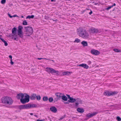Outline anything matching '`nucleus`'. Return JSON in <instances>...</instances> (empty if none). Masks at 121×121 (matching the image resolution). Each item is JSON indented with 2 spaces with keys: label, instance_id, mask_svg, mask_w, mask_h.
Listing matches in <instances>:
<instances>
[{
  "label": "nucleus",
  "instance_id": "nucleus-1",
  "mask_svg": "<svg viewBox=\"0 0 121 121\" xmlns=\"http://www.w3.org/2000/svg\"><path fill=\"white\" fill-rule=\"evenodd\" d=\"M78 35L80 37L83 39H88L89 36V34L87 31L82 27L78 28L76 30Z\"/></svg>",
  "mask_w": 121,
  "mask_h": 121
},
{
  "label": "nucleus",
  "instance_id": "nucleus-2",
  "mask_svg": "<svg viewBox=\"0 0 121 121\" xmlns=\"http://www.w3.org/2000/svg\"><path fill=\"white\" fill-rule=\"evenodd\" d=\"M17 98L18 99H20V102L22 104L28 102L29 101V96L26 93H20L18 94Z\"/></svg>",
  "mask_w": 121,
  "mask_h": 121
},
{
  "label": "nucleus",
  "instance_id": "nucleus-3",
  "mask_svg": "<svg viewBox=\"0 0 121 121\" xmlns=\"http://www.w3.org/2000/svg\"><path fill=\"white\" fill-rule=\"evenodd\" d=\"M2 103L6 105H11L13 102L12 99L10 97L6 96L2 97L1 99Z\"/></svg>",
  "mask_w": 121,
  "mask_h": 121
},
{
  "label": "nucleus",
  "instance_id": "nucleus-4",
  "mask_svg": "<svg viewBox=\"0 0 121 121\" xmlns=\"http://www.w3.org/2000/svg\"><path fill=\"white\" fill-rule=\"evenodd\" d=\"M25 29L24 34L26 36H30L33 33V29L31 27H25Z\"/></svg>",
  "mask_w": 121,
  "mask_h": 121
},
{
  "label": "nucleus",
  "instance_id": "nucleus-5",
  "mask_svg": "<svg viewBox=\"0 0 121 121\" xmlns=\"http://www.w3.org/2000/svg\"><path fill=\"white\" fill-rule=\"evenodd\" d=\"M45 70L49 73L53 74L55 73L56 74L57 76L59 75L60 74L59 71L51 68L47 67L46 68Z\"/></svg>",
  "mask_w": 121,
  "mask_h": 121
},
{
  "label": "nucleus",
  "instance_id": "nucleus-6",
  "mask_svg": "<svg viewBox=\"0 0 121 121\" xmlns=\"http://www.w3.org/2000/svg\"><path fill=\"white\" fill-rule=\"evenodd\" d=\"M22 26H20L18 27L17 31L18 35L21 38H22L23 37V32L22 31Z\"/></svg>",
  "mask_w": 121,
  "mask_h": 121
},
{
  "label": "nucleus",
  "instance_id": "nucleus-7",
  "mask_svg": "<svg viewBox=\"0 0 121 121\" xmlns=\"http://www.w3.org/2000/svg\"><path fill=\"white\" fill-rule=\"evenodd\" d=\"M89 32L90 34H96L99 32V30L97 29L94 28H91L89 30Z\"/></svg>",
  "mask_w": 121,
  "mask_h": 121
},
{
  "label": "nucleus",
  "instance_id": "nucleus-8",
  "mask_svg": "<svg viewBox=\"0 0 121 121\" xmlns=\"http://www.w3.org/2000/svg\"><path fill=\"white\" fill-rule=\"evenodd\" d=\"M25 109H28L31 108L35 107L36 106L34 104H25Z\"/></svg>",
  "mask_w": 121,
  "mask_h": 121
},
{
  "label": "nucleus",
  "instance_id": "nucleus-9",
  "mask_svg": "<svg viewBox=\"0 0 121 121\" xmlns=\"http://www.w3.org/2000/svg\"><path fill=\"white\" fill-rule=\"evenodd\" d=\"M97 113L98 112H95L92 113H89L86 115V116L88 119L95 116Z\"/></svg>",
  "mask_w": 121,
  "mask_h": 121
},
{
  "label": "nucleus",
  "instance_id": "nucleus-10",
  "mask_svg": "<svg viewBox=\"0 0 121 121\" xmlns=\"http://www.w3.org/2000/svg\"><path fill=\"white\" fill-rule=\"evenodd\" d=\"M91 53L93 55L95 56H97L100 54L99 52L97 50L92 49L91 51Z\"/></svg>",
  "mask_w": 121,
  "mask_h": 121
},
{
  "label": "nucleus",
  "instance_id": "nucleus-11",
  "mask_svg": "<svg viewBox=\"0 0 121 121\" xmlns=\"http://www.w3.org/2000/svg\"><path fill=\"white\" fill-rule=\"evenodd\" d=\"M63 94L60 92H57L56 93L55 95L57 97V99H60L61 98Z\"/></svg>",
  "mask_w": 121,
  "mask_h": 121
},
{
  "label": "nucleus",
  "instance_id": "nucleus-12",
  "mask_svg": "<svg viewBox=\"0 0 121 121\" xmlns=\"http://www.w3.org/2000/svg\"><path fill=\"white\" fill-rule=\"evenodd\" d=\"M67 96L68 98L69 99V100H68V101L69 102L71 103H73L76 101V99H75L70 97L69 95H68Z\"/></svg>",
  "mask_w": 121,
  "mask_h": 121
},
{
  "label": "nucleus",
  "instance_id": "nucleus-13",
  "mask_svg": "<svg viewBox=\"0 0 121 121\" xmlns=\"http://www.w3.org/2000/svg\"><path fill=\"white\" fill-rule=\"evenodd\" d=\"M75 101V105L76 106H78L79 104H81L82 103V100L79 99H77Z\"/></svg>",
  "mask_w": 121,
  "mask_h": 121
},
{
  "label": "nucleus",
  "instance_id": "nucleus-14",
  "mask_svg": "<svg viewBox=\"0 0 121 121\" xmlns=\"http://www.w3.org/2000/svg\"><path fill=\"white\" fill-rule=\"evenodd\" d=\"M72 73V72L68 71H65L62 73V75L63 76H68L70 75Z\"/></svg>",
  "mask_w": 121,
  "mask_h": 121
},
{
  "label": "nucleus",
  "instance_id": "nucleus-15",
  "mask_svg": "<svg viewBox=\"0 0 121 121\" xmlns=\"http://www.w3.org/2000/svg\"><path fill=\"white\" fill-rule=\"evenodd\" d=\"M118 92L116 91H109V96H113L117 94Z\"/></svg>",
  "mask_w": 121,
  "mask_h": 121
},
{
  "label": "nucleus",
  "instance_id": "nucleus-16",
  "mask_svg": "<svg viewBox=\"0 0 121 121\" xmlns=\"http://www.w3.org/2000/svg\"><path fill=\"white\" fill-rule=\"evenodd\" d=\"M50 110L54 112H56L57 111V109L54 107H52L50 108Z\"/></svg>",
  "mask_w": 121,
  "mask_h": 121
},
{
  "label": "nucleus",
  "instance_id": "nucleus-17",
  "mask_svg": "<svg viewBox=\"0 0 121 121\" xmlns=\"http://www.w3.org/2000/svg\"><path fill=\"white\" fill-rule=\"evenodd\" d=\"M18 108L20 110H22V109H25V105H19L18 106Z\"/></svg>",
  "mask_w": 121,
  "mask_h": 121
},
{
  "label": "nucleus",
  "instance_id": "nucleus-18",
  "mask_svg": "<svg viewBox=\"0 0 121 121\" xmlns=\"http://www.w3.org/2000/svg\"><path fill=\"white\" fill-rule=\"evenodd\" d=\"M81 42V40L78 38H76L75 40L73 41V43H79Z\"/></svg>",
  "mask_w": 121,
  "mask_h": 121
},
{
  "label": "nucleus",
  "instance_id": "nucleus-19",
  "mask_svg": "<svg viewBox=\"0 0 121 121\" xmlns=\"http://www.w3.org/2000/svg\"><path fill=\"white\" fill-rule=\"evenodd\" d=\"M12 33L14 35H15V34H16L17 32L16 28L15 27L13 28V29H12Z\"/></svg>",
  "mask_w": 121,
  "mask_h": 121
},
{
  "label": "nucleus",
  "instance_id": "nucleus-20",
  "mask_svg": "<svg viewBox=\"0 0 121 121\" xmlns=\"http://www.w3.org/2000/svg\"><path fill=\"white\" fill-rule=\"evenodd\" d=\"M81 43L83 46H87L88 45L87 42L84 41H82Z\"/></svg>",
  "mask_w": 121,
  "mask_h": 121
},
{
  "label": "nucleus",
  "instance_id": "nucleus-21",
  "mask_svg": "<svg viewBox=\"0 0 121 121\" xmlns=\"http://www.w3.org/2000/svg\"><path fill=\"white\" fill-rule=\"evenodd\" d=\"M77 111L78 112L80 113H82L84 111V110L83 109L80 108H77Z\"/></svg>",
  "mask_w": 121,
  "mask_h": 121
},
{
  "label": "nucleus",
  "instance_id": "nucleus-22",
  "mask_svg": "<svg viewBox=\"0 0 121 121\" xmlns=\"http://www.w3.org/2000/svg\"><path fill=\"white\" fill-rule=\"evenodd\" d=\"M36 97V94H33L30 96V98L31 99H35Z\"/></svg>",
  "mask_w": 121,
  "mask_h": 121
},
{
  "label": "nucleus",
  "instance_id": "nucleus-23",
  "mask_svg": "<svg viewBox=\"0 0 121 121\" xmlns=\"http://www.w3.org/2000/svg\"><path fill=\"white\" fill-rule=\"evenodd\" d=\"M61 98L63 100L65 101H67V97L64 94H63Z\"/></svg>",
  "mask_w": 121,
  "mask_h": 121
},
{
  "label": "nucleus",
  "instance_id": "nucleus-24",
  "mask_svg": "<svg viewBox=\"0 0 121 121\" xmlns=\"http://www.w3.org/2000/svg\"><path fill=\"white\" fill-rule=\"evenodd\" d=\"M109 91H105L104 92V94L105 95L109 96Z\"/></svg>",
  "mask_w": 121,
  "mask_h": 121
},
{
  "label": "nucleus",
  "instance_id": "nucleus-25",
  "mask_svg": "<svg viewBox=\"0 0 121 121\" xmlns=\"http://www.w3.org/2000/svg\"><path fill=\"white\" fill-rule=\"evenodd\" d=\"M113 51L114 52H121V51L117 49H113Z\"/></svg>",
  "mask_w": 121,
  "mask_h": 121
},
{
  "label": "nucleus",
  "instance_id": "nucleus-26",
  "mask_svg": "<svg viewBox=\"0 0 121 121\" xmlns=\"http://www.w3.org/2000/svg\"><path fill=\"white\" fill-rule=\"evenodd\" d=\"M48 100V98L47 97H43V101H47Z\"/></svg>",
  "mask_w": 121,
  "mask_h": 121
},
{
  "label": "nucleus",
  "instance_id": "nucleus-27",
  "mask_svg": "<svg viewBox=\"0 0 121 121\" xmlns=\"http://www.w3.org/2000/svg\"><path fill=\"white\" fill-rule=\"evenodd\" d=\"M34 16L33 15H32L31 16H27V17H26V18H33Z\"/></svg>",
  "mask_w": 121,
  "mask_h": 121
},
{
  "label": "nucleus",
  "instance_id": "nucleus-28",
  "mask_svg": "<svg viewBox=\"0 0 121 121\" xmlns=\"http://www.w3.org/2000/svg\"><path fill=\"white\" fill-rule=\"evenodd\" d=\"M84 68L86 69H87L89 68V66L86 64H84Z\"/></svg>",
  "mask_w": 121,
  "mask_h": 121
},
{
  "label": "nucleus",
  "instance_id": "nucleus-29",
  "mask_svg": "<svg viewBox=\"0 0 121 121\" xmlns=\"http://www.w3.org/2000/svg\"><path fill=\"white\" fill-rule=\"evenodd\" d=\"M14 35H15L13 34V35H10L8 36L9 37L11 38L12 39H13L14 38Z\"/></svg>",
  "mask_w": 121,
  "mask_h": 121
},
{
  "label": "nucleus",
  "instance_id": "nucleus-30",
  "mask_svg": "<svg viewBox=\"0 0 121 121\" xmlns=\"http://www.w3.org/2000/svg\"><path fill=\"white\" fill-rule=\"evenodd\" d=\"M116 119L118 121H121V118L119 116L117 117L116 118Z\"/></svg>",
  "mask_w": 121,
  "mask_h": 121
},
{
  "label": "nucleus",
  "instance_id": "nucleus-31",
  "mask_svg": "<svg viewBox=\"0 0 121 121\" xmlns=\"http://www.w3.org/2000/svg\"><path fill=\"white\" fill-rule=\"evenodd\" d=\"M18 36L17 35L15 34V35H14V38L15 40L17 39L18 38Z\"/></svg>",
  "mask_w": 121,
  "mask_h": 121
},
{
  "label": "nucleus",
  "instance_id": "nucleus-32",
  "mask_svg": "<svg viewBox=\"0 0 121 121\" xmlns=\"http://www.w3.org/2000/svg\"><path fill=\"white\" fill-rule=\"evenodd\" d=\"M113 6V5H112L111 6H110L109 7H108V8H106V9L107 10H108L110 9Z\"/></svg>",
  "mask_w": 121,
  "mask_h": 121
},
{
  "label": "nucleus",
  "instance_id": "nucleus-33",
  "mask_svg": "<svg viewBox=\"0 0 121 121\" xmlns=\"http://www.w3.org/2000/svg\"><path fill=\"white\" fill-rule=\"evenodd\" d=\"M23 24L24 25H27V22L26 21H24L23 22Z\"/></svg>",
  "mask_w": 121,
  "mask_h": 121
},
{
  "label": "nucleus",
  "instance_id": "nucleus-34",
  "mask_svg": "<svg viewBox=\"0 0 121 121\" xmlns=\"http://www.w3.org/2000/svg\"><path fill=\"white\" fill-rule=\"evenodd\" d=\"M37 99L38 100H39L40 99L41 97L40 95L36 96Z\"/></svg>",
  "mask_w": 121,
  "mask_h": 121
},
{
  "label": "nucleus",
  "instance_id": "nucleus-35",
  "mask_svg": "<svg viewBox=\"0 0 121 121\" xmlns=\"http://www.w3.org/2000/svg\"><path fill=\"white\" fill-rule=\"evenodd\" d=\"M84 64H80L78 65V66L80 67H82L84 68Z\"/></svg>",
  "mask_w": 121,
  "mask_h": 121
},
{
  "label": "nucleus",
  "instance_id": "nucleus-36",
  "mask_svg": "<svg viewBox=\"0 0 121 121\" xmlns=\"http://www.w3.org/2000/svg\"><path fill=\"white\" fill-rule=\"evenodd\" d=\"M49 100L50 102H52L53 101V98L52 97L50 98L49 99Z\"/></svg>",
  "mask_w": 121,
  "mask_h": 121
},
{
  "label": "nucleus",
  "instance_id": "nucleus-37",
  "mask_svg": "<svg viewBox=\"0 0 121 121\" xmlns=\"http://www.w3.org/2000/svg\"><path fill=\"white\" fill-rule=\"evenodd\" d=\"M10 64L11 65H13L14 64V62L12 61V59H10Z\"/></svg>",
  "mask_w": 121,
  "mask_h": 121
},
{
  "label": "nucleus",
  "instance_id": "nucleus-38",
  "mask_svg": "<svg viewBox=\"0 0 121 121\" xmlns=\"http://www.w3.org/2000/svg\"><path fill=\"white\" fill-rule=\"evenodd\" d=\"M4 45L5 46H7L8 44L5 41H4Z\"/></svg>",
  "mask_w": 121,
  "mask_h": 121
},
{
  "label": "nucleus",
  "instance_id": "nucleus-39",
  "mask_svg": "<svg viewBox=\"0 0 121 121\" xmlns=\"http://www.w3.org/2000/svg\"><path fill=\"white\" fill-rule=\"evenodd\" d=\"M6 2V0H1V3L2 4H4Z\"/></svg>",
  "mask_w": 121,
  "mask_h": 121
},
{
  "label": "nucleus",
  "instance_id": "nucleus-40",
  "mask_svg": "<svg viewBox=\"0 0 121 121\" xmlns=\"http://www.w3.org/2000/svg\"><path fill=\"white\" fill-rule=\"evenodd\" d=\"M64 116H63L62 117H61L60 118V119H59V120H61L62 119H63L65 117Z\"/></svg>",
  "mask_w": 121,
  "mask_h": 121
},
{
  "label": "nucleus",
  "instance_id": "nucleus-41",
  "mask_svg": "<svg viewBox=\"0 0 121 121\" xmlns=\"http://www.w3.org/2000/svg\"><path fill=\"white\" fill-rule=\"evenodd\" d=\"M88 65H90L91 63V62L90 61H89L88 62Z\"/></svg>",
  "mask_w": 121,
  "mask_h": 121
},
{
  "label": "nucleus",
  "instance_id": "nucleus-42",
  "mask_svg": "<svg viewBox=\"0 0 121 121\" xmlns=\"http://www.w3.org/2000/svg\"><path fill=\"white\" fill-rule=\"evenodd\" d=\"M0 39L2 40V41L4 42L5 41L3 39L0 38Z\"/></svg>",
  "mask_w": 121,
  "mask_h": 121
},
{
  "label": "nucleus",
  "instance_id": "nucleus-43",
  "mask_svg": "<svg viewBox=\"0 0 121 121\" xmlns=\"http://www.w3.org/2000/svg\"><path fill=\"white\" fill-rule=\"evenodd\" d=\"M0 39L2 40V41L4 42L5 41L3 39L0 38Z\"/></svg>",
  "mask_w": 121,
  "mask_h": 121
},
{
  "label": "nucleus",
  "instance_id": "nucleus-44",
  "mask_svg": "<svg viewBox=\"0 0 121 121\" xmlns=\"http://www.w3.org/2000/svg\"><path fill=\"white\" fill-rule=\"evenodd\" d=\"M8 16L11 18H12L13 17V16H11L9 13L8 14Z\"/></svg>",
  "mask_w": 121,
  "mask_h": 121
},
{
  "label": "nucleus",
  "instance_id": "nucleus-45",
  "mask_svg": "<svg viewBox=\"0 0 121 121\" xmlns=\"http://www.w3.org/2000/svg\"><path fill=\"white\" fill-rule=\"evenodd\" d=\"M44 120H36V121H44Z\"/></svg>",
  "mask_w": 121,
  "mask_h": 121
},
{
  "label": "nucleus",
  "instance_id": "nucleus-46",
  "mask_svg": "<svg viewBox=\"0 0 121 121\" xmlns=\"http://www.w3.org/2000/svg\"><path fill=\"white\" fill-rule=\"evenodd\" d=\"M90 11H91V12H90V13H89V14H90V15H91L92 13V11H91V10H90Z\"/></svg>",
  "mask_w": 121,
  "mask_h": 121
},
{
  "label": "nucleus",
  "instance_id": "nucleus-47",
  "mask_svg": "<svg viewBox=\"0 0 121 121\" xmlns=\"http://www.w3.org/2000/svg\"><path fill=\"white\" fill-rule=\"evenodd\" d=\"M37 59H38L39 60H41V59H45V58L44 59V58H38Z\"/></svg>",
  "mask_w": 121,
  "mask_h": 121
},
{
  "label": "nucleus",
  "instance_id": "nucleus-48",
  "mask_svg": "<svg viewBox=\"0 0 121 121\" xmlns=\"http://www.w3.org/2000/svg\"><path fill=\"white\" fill-rule=\"evenodd\" d=\"M12 56L11 55H9V57L10 59H12Z\"/></svg>",
  "mask_w": 121,
  "mask_h": 121
},
{
  "label": "nucleus",
  "instance_id": "nucleus-49",
  "mask_svg": "<svg viewBox=\"0 0 121 121\" xmlns=\"http://www.w3.org/2000/svg\"><path fill=\"white\" fill-rule=\"evenodd\" d=\"M13 17H17L18 16H17V15H13Z\"/></svg>",
  "mask_w": 121,
  "mask_h": 121
},
{
  "label": "nucleus",
  "instance_id": "nucleus-50",
  "mask_svg": "<svg viewBox=\"0 0 121 121\" xmlns=\"http://www.w3.org/2000/svg\"><path fill=\"white\" fill-rule=\"evenodd\" d=\"M70 102H69V101H68L67 102H65V104H69V103Z\"/></svg>",
  "mask_w": 121,
  "mask_h": 121
},
{
  "label": "nucleus",
  "instance_id": "nucleus-51",
  "mask_svg": "<svg viewBox=\"0 0 121 121\" xmlns=\"http://www.w3.org/2000/svg\"><path fill=\"white\" fill-rule=\"evenodd\" d=\"M52 20L53 21H57V19H56V20H54L53 19H52Z\"/></svg>",
  "mask_w": 121,
  "mask_h": 121
},
{
  "label": "nucleus",
  "instance_id": "nucleus-52",
  "mask_svg": "<svg viewBox=\"0 0 121 121\" xmlns=\"http://www.w3.org/2000/svg\"><path fill=\"white\" fill-rule=\"evenodd\" d=\"M30 114L31 115H33V113H30Z\"/></svg>",
  "mask_w": 121,
  "mask_h": 121
},
{
  "label": "nucleus",
  "instance_id": "nucleus-53",
  "mask_svg": "<svg viewBox=\"0 0 121 121\" xmlns=\"http://www.w3.org/2000/svg\"><path fill=\"white\" fill-rule=\"evenodd\" d=\"M34 116L36 117H38V116L36 115H35Z\"/></svg>",
  "mask_w": 121,
  "mask_h": 121
},
{
  "label": "nucleus",
  "instance_id": "nucleus-54",
  "mask_svg": "<svg viewBox=\"0 0 121 121\" xmlns=\"http://www.w3.org/2000/svg\"><path fill=\"white\" fill-rule=\"evenodd\" d=\"M113 6H115V4H114L113 5Z\"/></svg>",
  "mask_w": 121,
  "mask_h": 121
},
{
  "label": "nucleus",
  "instance_id": "nucleus-55",
  "mask_svg": "<svg viewBox=\"0 0 121 121\" xmlns=\"http://www.w3.org/2000/svg\"><path fill=\"white\" fill-rule=\"evenodd\" d=\"M21 17L22 18H23L24 17L23 16H22Z\"/></svg>",
  "mask_w": 121,
  "mask_h": 121
},
{
  "label": "nucleus",
  "instance_id": "nucleus-56",
  "mask_svg": "<svg viewBox=\"0 0 121 121\" xmlns=\"http://www.w3.org/2000/svg\"><path fill=\"white\" fill-rule=\"evenodd\" d=\"M51 1H53V0H51Z\"/></svg>",
  "mask_w": 121,
  "mask_h": 121
}]
</instances>
